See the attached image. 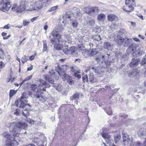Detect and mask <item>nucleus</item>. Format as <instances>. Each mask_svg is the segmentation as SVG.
Returning a JSON list of instances; mask_svg holds the SVG:
<instances>
[{
    "instance_id": "nucleus-22",
    "label": "nucleus",
    "mask_w": 146,
    "mask_h": 146,
    "mask_svg": "<svg viewBox=\"0 0 146 146\" xmlns=\"http://www.w3.org/2000/svg\"><path fill=\"white\" fill-rule=\"evenodd\" d=\"M133 61L130 64V66L131 67L137 66L139 63V60L137 58L136 59H132Z\"/></svg>"
},
{
    "instance_id": "nucleus-47",
    "label": "nucleus",
    "mask_w": 146,
    "mask_h": 146,
    "mask_svg": "<svg viewBox=\"0 0 146 146\" xmlns=\"http://www.w3.org/2000/svg\"><path fill=\"white\" fill-rule=\"evenodd\" d=\"M82 80L84 82H88V76L87 75H84L82 77Z\"/></svg>"
},
{
    "instance_id": "nucleus-19",
    "label": "nucleus",
    "mask_w": 146,
    "mask_h": 146,
    "mask_svg": "<svg viewBox=\"0 0 146 146\" xmlns=\"http://www.w3.org/2000/svg\"><path fill=\"white\" fill-rule=\"evenodd\" d=\"M108 19L109 21H112L117 19V17L116 16L113 14H109L107 16Z\"/></svg>"
},
{
    "instance_id": "nucleus-40",
    "label": "nucleus",
    "mask_w": 146,
    "mask_h": 146,
    "mask_svg": "<svg viewBox=\"0 0 146 146\" xmlns=\"http://www.w3.org/2000/svg\"><path fill=\"white\" fill-rule=\"evenodd\" d=\"M17 90H16V91L15 90H11L9 92V96L10 97H12L14 94H15L17 91Z\"/></svg>"
},
{
    "instance_id": "nucleus-9",
    "label": "nucleus",
    "mask_w": 146,
    "mask_h": 146,
    "mask_svg": "<svg viewBox=\"0 0 146 146\" xmlns=\"http://www.w3.org/2000/svg\"><path fill=\"white\" fill-rule=\"evenodd\" d=\"M20 6H19V12H22L24 11L28 5V3L26 0H21L20 3Z\"/></svg>"
},
{
    "instance_id": "nucleus-17",
    "label": "nucleus",
    "mask_w": 146,
    "mask_h": 146,
    "mask_svg": "<svg viewBox=\"0 0 146 146\" xmlns=\"http://www.w3.org/2000/svg\"><path fill=\"white\" fill-rule=\"evenodd\" d=\"M30 1H27L28 3V5L27 6L26 8H28V7H29L27 10V11H31L35 9V7L33 5V2Z\"/></svg>"
},
{
    "instance_id": "nucleus-16",
    "label": "nucleus",
    "mask_w": 146,
    "mask_h": 146,
    "mask_svg": "<svg viewBox=\"0 0 146 146\" xmlns=\"http://www.w3.org/2000/svg\"><path fill=\"white\" fill-rule=\"evenodd\" d=\"M59 75L61 77H63L65 78L64 80H67V79H69L70 78V76L64 73V70H62L61 69H60V71H59L58 72Z\"/></svg>"
},
{
    "instance_id": "nucleus-55",
    "label": "nucleus",
    "mask_w": 146,
    "mask_h": 146,
    "mask_svg": "<svg viewBox=\"0 0 146 146\" xmlns=\"http://www.w3.org/2000/svg\"><path fill=\"white\" fill-rule=\"evenodd\" d=\"M11 135L9 134H7L5 136V137L9 140H11Z\"/></svg>"
},
{
    "instance_id": "nucleus-21",
    "label": "nucleus",
    "mask_w": 146,
    "mask_h": 146,
    "mask_svg": "<svg viewBox=\"0 0 146 146\" xmlns=\"http://www.w3.org/2000/svg\"><path fill=\"white\" fill-rule=\"evenodd\" d=\"M89 81L91 83H93L97 81L96 78H95L94 74L92 73H91L89 76Z\"/></svg>"
},
{
    "instance_id": "nucleus-18",
    "label": "nucleus",
    "mask_w": 146,
    "mask_h": 146,
    "mask_svg": "<svg viewBox=\"0 0 146 146\" xmlns=\"http://www.w3.org/2000/svg\"><path fill=\"white\" fill-rule=\"evenodd\" d=\"M44 78L46 81L51 84L53 83L54 82V80L51 78L50 76L48 75H45L44 76Z\"/></svg>"
},
{
    "instance_id": "nucleus-44",
    "label": "nucleus",
    "mask_w": 146,
    "mask_h": 146,
    "mask_svg": "<svg viewBox=\"0 0 146 146\" xmlns=\"http://www.w3.org/2000/svg\"><path fill=\"white\" fill-rule=\"evenodd\" d=\"M57 7V5L52 7L49 9V10H48V11L49 12H50L55 11L56 10Z\"/></svg>"
},
{
    "instance_id": "nucleus-33",
    "label": "nucleus",
    "mask_w": 146,
    "mask_h": 146,
    "mask_svg": "<svg viewBox=\"0 0 146 146\" xmlns=\"http://www.w3.org/2000/svg\"><path fill=\"white\" fill-rule=\"evenodd\" d=\"M80 95H82L80 93H76L74 94L72 97L70 98V99L71 100H72L73 99H78L79 98V96Z\"/></svg>"
},
{
    "instance_id": "nucleus-15",
    "label": "nucleus",
    "mask_w": 146,
    "mask_h": 146,
    "mask_svg": "<svg viewBox=\"0 0 146 146\" xmlns=\"http://www.w3.org/2000/svg\"><path fill=\"white\" fill-rule=\"evenodd\" d=\"M43 4V1L42 0H39L35 2V7L38 10H40L42 8Z\"/></svg>"
},
{
    "instance_id": "nucleus-49",
    "label": "nucleus",
    "mask_w": 146,
    "mask_h": 146,
    "mask_svg": "<svg viewBox=\"0 0 146 146\" xmlns=\"http://www.w3.org/2000/svg\"><path fill=\"white\" fill-rule=\"evenodd\" d=\"M30 23V21L29 20H25L23 21V25L24 26H26L29 25Z\"/></svg>"
},
{
    "instance_id": "nucleus-20",
    "label": "nucleus",
    "mask_w": 146,
    "mask_h": 146,
    "mask_svg": "<svg viewBox=\"0 0 146 146\" xmlns=\"http://www.w3.org/2000/svg\"><path fill=\"white\" fill-rule=\"evenodd\" d=\"M42 93L41 94H36L35 95V96L40 101L43 102L46 99V98L45 96L42 95Z\"/></svg>"
},
{
    "instance_id": "nucleus-54",
    "label": "nucleus",
    "mask_w": 146,
    "mask_h": 146,
    "mask_svg": "<svg viewBox=\"0 0 146 146\" xmlns=\"http://www.w3.org/2000/svg\"><path fill=\"white\" fill-rule=\"evenodd\" d=\"M83 40H84L86 42H88L89 40V38L87 36H84L83 38Z\"/></svg>"
},
{
    "instance_id": "nucleus-3",
    "label": "nucleus",
    "mask_w": 146,
    "mask_h": 146,
    "mask_svg": "<svg viewBox=\"0 0 146 146\" xmlns=\"http://www.w3.org/2000/svg\"><path fill=\"white\" fill-rule=\"evenodd\" d=\"M25 94H22L20 99V101L23 103H21L19 108H22L21 114L24 116L27 117L29 114V111L31 110V106L29 104H25L24 103L26 102V97L25 96Z\"/></svg>"
},
{
    "instance_id": "nucleus-1",
    "label": "nucleus",
    "mask_w": 146,
    "mask_h": 146,
    "mask_svg": "<svg viewBox=\"0 0 146 146\" xmlns=\"http://www.w3.org/2000/svg\"><path fill=\"white\" fill-rule=\"evenodd\" d=\"M115 40L117 44L120 45H122L123 44V41L124 45L125 46H129L127 50V52L134 53L135 52L136 49V44L133 42L131 39L127 38L124 39L119 35H118L117 38L115 39Z\"/></svg>"
},
{
    "instance_id": "nucleus-11",
    "label": "nucleus",
    "mask_w": 146,
    "mask_h": 146,
    "mask_svg": "<svg viewBox=\"0 0 146 146\" xmlns=\"http://www.w3.org/2000/svg\"><path fill=\"white\" fill-rule=\"evenodd\" d=\"M18 100H17L15 102L14 104H13L12 107V109L13 111L12 112L13 113L14 115L18 116Z\"/></svg>"
},
{
    "instance_id": "nucleus-32",
    "label": "nucleus",
    "mask_w": 146,
    "mask_h": 146,
    "mask_svg": "<svg viewBox=\"0 0 146 146\" xmlns=\"http://www.w3.org/2000/svg\"><path fill=\"white\" fill-rule=\"evenodd\" d=\"M27 125L24 122H19V128L26 129L27 127Z\"/></svg>"
},
{
    "instance_id": "nucleus-12",
    "label": "nucleus",
    "mask_w": 146,
    "mask_h": 146,
    "mask_svg": "<svg viewBox=\"0 0 146 146\" xmlns=\"http://www.w3.org/2000/svg\"><path fill=\"white\" fill-rule=\"evenodd\" d=\"M102 137L106 141L107 144L110 145V143L111 141V136L104 132H102L101 134Z\"/></svg>"
},
{
    "instance_id": "nucleus-51",
    "label": "nucleus",
    "mask_w": 146,
    "mask_h": 146,
    "mask_svg": "<svg viewBox=\"0 0 146 146\" xmlns=\"http://www.w3.org/2000/svg\"><path fill=\"white\" fill-rule=\"evenodd\" d=\"M17 5L15 4L14 5L12 8V10L13 11H15L16 10L17 12L18 11V10H17Z\"/></svg>"
},
{
    "instance_id": "nucleus-5",
    "label": "nucleus",
    "mask_w": 146,
    "mask_h": 146,
    "mask_svg": "<svg viewBox=\"0 0 146 146\" xmlns=\"http://www.w3.org/2000/svg\"><path fill=\"white\" fill-rule=\"evenodd\" d=\"M58 42L59 44L57 43L54 45V48L56 49L59 50H62L63 51V49H64L66 47H68L67 44L68 43L67 41L62 39H61L60 43L58 41Z\"/></svg>"
},
{
    "instance_id": "nucleus-37",
    "label": "nucleus",
    "mask_w": 146,
    "mask_h": 146,
    "mask_svg": "<svg viewBox=\"0 0 146 146\" xmlns=\"http://www.w3.org/2000/svg\"><path fill=\"white\" fill-rule=\"evenodd\" d=\"M92 39L94 40L99 41L101 39V38L100 35H96L93 36L92 37Z\"/></svg>"
},
{
    "instance_id": "nucleus-8",
    "label": "nucleus",
    "mask_w": 146,
    "mask_h": 146,
    "mask_svg": "<svg viewBox=\"0 0 146 146\" xmlns=\"http://www.w3.org/2000/svg\"><path fill=\"white\" fill-rule=\"evenodd\" d=\"M10 128H13V135L15 137H17L18 133V122H13L10 125Z\"/></svg>"
},
{
    "instance_id": "nucleus-60",
    "label": "nucleus",
    "mask_w": 146,
    "mask_h": 146,
    "mask_svg": "<svg viewBox=\"0 0 146 146\" xmlns=\"http://www.w3.org/2000/svg\"><path fill=\"white\" fill-rule=\"evenodd\" d=\"M5 64L4 63L2 62H0V69L3 68Z\"/></svg>"
},
{
    "instance_id": "nucleus-31",
    "label": "nucleus",
    "mask_w": 146,
    "mask_h": 146,
    "mask_svg": "<svg viewBox=\"0 0 146 146\" xmlns=\"http://www.w3.org/2000/svg\"><path fill=\"white\" fill-rule=\"evenodd\" d=\"M81 73V70H80L75 71L74 72V75L76 77L80 79L81 77V75L80 74Z\"/></svg>"
},
{
    "instance_id": "nucleus-59",
    "label": "nucleus",
    "mask_w": 146,
    "mask_h": 146,
    "mask_svg": "<svg viewBox=\"0 0 146 146\" xmlns=\"http://www.w3.org/2000/svg\"><path fill=\"white\" fill-rule=\"evenodd\" d=\"M74 10H76L77 12H74V13L75 14L76 13L77 14V15H79V14L80 12H78L79 11L78 9L77 8H76V7H75L74 8Z\"/></svg>"
},
{
    "instance_id": "nucleus-48",
    "label": "nucleus",
    "mask_w": 146,
    "mask_h": 146,
    "mask_svg": "<svg viewBox=\"0 0 146 146\" xmlns=\"http://www.w3.org/2000/svg\"><path fill=\"white\" fill-rule=\"evenodd\" d=\"M141 65H144L146 64V56H144L141 62Z\"/></svg>"
},
{
    "instance_id": "nucleus-25",
    "label": "nucleus",
    "mask_w": 146,
    "mask_h": 146,
    "mask_svg": "<svg viewBox=\"0 0 146 146\" xmlns=\"http://www.w3.org/2000/svg\"><path fill=\"white\" fill-rule=\"evenodd\" d=\"M62 18L64 20L62 21V23L66 24L68 23V19H70L71 17L68 15H64L63 16Z\"/></svg>"
},
{
    "instance_id": "nucleus-62",
    "label": "nucleus",
    "mask_w": 146,
    "mask_h": 146,
    "mask_svg": "<svg viewBox=\"0 0 146 146\" xmlns=\"http://www.w3.org/2000/svg\"><path fill=\"white\" fill-rule=\"evenodd\" d=\"M28 122L31 124H33L34 123V121L32 119H29V120L28 121Z\"/></svg>"
},
{
    "instance_id": "nucleus-50",
    "label": "nucleus",
    "mask_w": 146,
    "mask_h": 146,
    "mask_svg": "<svg viewBox=\"0 0 146 146\" xmlns=\"http://www.w3.org/2000/svg\"><path fill=\"white\" fill-rule=\"evenodd\" d=\"M98 52L96 49H93L91 51V53L92 55H95L98 54Z\"/></svg>"
},
{
    "instance_id": "nucleus-6",
    "label": "nucleus",
    "mask_w": 146,
    "mask_h": 146,
    "mask_svg": "<svg viewBox=\"0 0 146 146\" xmlns=\"http://www.w3.org/2000/svg\"><path fill=\"white\" fill-rule=\"evenodd\" d=\"M123 141L125 145L127 146H133L132 138H130L129 136L126 133L122 134Z\"/></svg>"
},
{
    "instance_id": "nucleus-4",
    "label": "nucleus",
    "mask_w": 146,
    "mask_h": 146,
    "mask_svg": "<svg viewBox=\"0 0 146 146\" xmlns=\"http://www.w3.org/2000/svg\"><path fill=\"white\" fill-rule=\"evenodd\" d=\"M91 69L92 70L96 73V75L98 77H101L104 73L106 68L101 65L98 66L96 68L94 67H92Z\"/></svg>"
},
{
    "instance_id": "nucleus-61",
    "label": "nucleus",
    "mask_w": 146,
    "mask_h": 146,
    "mask_svg": "<svg viewBox=\"0 0 146 146\" xmlns=\"http://www.w3.org/2000/svg\"><path fill=\"white\" fill-rule=\"evenodd\" d=\"M124 31L123 30L121 29L118 31L119 34V35H122L123 34V32Z\"/></svg>"
},
{
    "instance_id": "nucleus-41",
    "label": "nucleus",
    "mask_w": 146,
    "mask_h": 146,
    "mask_svg": "<svg viewBox=\"0 0 146 146\" xmlns=\"http://www.w3.org/2000/svg\"><path fill=\"white\" fill-rule=\"evenodd\" d=\"M43 49L42 51L43 52H45L47 50V45L46 40L43 41Z\"/></svg>"
},
{
    "instance_id": "nucleus-26",
    "label": "nucleus",
    "mask_w": 146,
    "mask_h": 146,
    "mask_svg": "<svg viewBox=\"0 0 146 146\" xmlns=\"http://www.w3.org/2000/svg\"><path fill=\"white\" fill-rule=\"evenodd\" d=\"M53 86L54 87L57 91L59 92L62 91V90L63 88L62 86L60 84H53Z\"/></svg>"
},
{
    "instance_id": "nucleus-35",
    "label": "nucleus",
    "mask_w": 146,
    "mask_h": 146,
    "mask_svg": "<svg viewBox=\"0 0 146 146\" xmlns=\"http://www.w3.org/2000/svg\"><path fill=\"white\" fill-rule=\"evenodd\" d=\"M87 24L91 27L94 26L95 24V21L93 19H91L89 20L87 23Z\"/></svg>"
},
{
    "instance_id": "nucleus-23",
    "label": "nucleus",
    "mask_w": 146,
    "mask_h": 146,
    "mask_svg": "<svg viewBox=\"0 0 146 146\" xmlns=\"http://www.w3.org/2000/svg\"><path fill=\"white\" fill-rule=\"evenodd\" d=\"M90 14H97L99 12L98 8L96 7H90Z\"/></svg>"
},
{
    "instance_id": "nucleus-39",
    "label": "nucleus",
    "mask_w": 146,
    "mask_h": 146,
    "mask_svg": "<svg viewBox=\"0 0 146 146\" xmlns=\"http://www.w3.org/2000/svg\"><path fill=\"white\" fill-rule=\"evenodd\" d=\"M90 7H88L83 9V10L86 13L90 14Z\"/></svg>"
},
{
    "instance_id": "nucleus-36",
    "label": "nucleus",
    "mask_w": 146,
    "mask_h": 146,
    "mask_svg": "<svg viewBox=\"0 0 146 146\" xmlns=\"http://www.w3.org/2000/svg\"><path fill=\"white\" fill-rule=\"evenodd\" d=\"M121 136L119 134H115L114 136V139L115 143L121 139Z\"/></svg>"
},
{
    "instance_id": "nucleus-34",
    "label": "nucleus",
    "mask_w": 146,
    "mask_h": 146,
    "mask_svg": "<svg viewBox=\"0 0 146 146\" xmlns=\"http://www.w3.org/2000/svg\"><path fill=\"white\" fill-rule=\"evenodd\" d=\"M125 4H127L129 5H134L135 4V0H125Z\"/></svg>"
},
{
    "instance_id": "nucleus-57",
    "label": "nucleus",
    "mask_w": 146,
    "mask_h": 146,
    "mask_svg": "<svg viewBox=\"0 0 146 146\" xmlns=\"http://www.w3.org/2000/svg\"><path fill=\"white\" fill-rule=\"evenodd\" d=\"M102 56H100L99 57H96L95 58L97 62H98L100 60H102Z\"/></svg>"
},
{
    "instance_id": "nucleus-52",
    "label": "nucleus",
    "mask_w": 146,
    "mask_h": 146,
    "mask_svg": "<svg viewBox=\"0 0 146 146\" xmlns=\"http://www.w3.org/2000/svg\"><path fill=\"white\" fill-rule=\"evenodd\" d=\"M4 53L2 49H0V58H2L4 57Z\"/></svg>"
},
{
    "instance_id": "nucleus-24",
    "label": "nucleus",
    "mask_w": 146,
    "mask_h": 146,
    "mask_svg": "<svg viewBox=\"0 0 146 146\" xmlns=\"http://www.w3.org/2000/svg\"><path fill=\"white\" fill-rule=\"evenodd\" d=\"M112 45L110 42H106L104 43V47L106 49L108 50H111L112 48Z\"/></svg>"
},
{
    "instance_id": "nucleus-64",
    "label": "nucleus",
    "mask_w": 146,
    "mask_h": 146,
    "mask_svg": "<svg viewBox=\"0 0 146 146\" xmlns=\"http://www.w3.org/2000/svg\"><path fill=\"white\" fill-rule=\"evenodd\" d=\"M9 24L5 25L4 27L3 28L4 29H8L9 28Z\"/></svg>"
},
{
    "instance_id": "nucleus-28",
    "label": "nucleus",
    "mask_w": 146,
    "mask_h": 146,
    "mask_svg": "<svg viewBox=\"0 0 146 146\" xmlns=\"http://www.w3.org/2000/svg\"><path fill=\"white\" fill-rule=\"evenodd\" d=\"M11 7L10 2H8L4 4L3 6V9L6 11H8Z\"/></svg>"
},
{
    "instance_id": "nucleus-13",
    "label": "nucleus",
    "mask_w": 146,
    "mask_h": 146,
    "mask_svg": "<svg viewBox=\"0 0 146 146\" xmlns=\"http://www.w3.org/2000/svg\"><path fill=\"white\" fill-rule=\"evenodd\" d=\"M106 17L104 14H100L97 16V19L98 22L100 24H103L106 19Z\"/></svg>"
},
{
    "instance_id": "nucleus-38",
    "label": "nucleus",
    "mask_w": 146,
    "mask_h": 146,
    "mask_svg": "<svg viewBox=\"0 0 146 146\" xmlns=\"http://www.w3.org/2000/svg\"><path fill=\"white\" fill-rule=\"evenodd\" d=\"M57 40L58 41L56 38H55V37H53L50 39V41L52 44H54V45L55 44L58 43Z\"/></svg>"
},
{
    "instance_id": "nucleus-58",
    "label": "nucleus",
    "mask_w": 146,
    "mask_h": 146,
    "mask_svg": "<svg viewBox=\"0 0 146 146\" xmlns=\"http://www.w3.org/2000/svg\"><path fill=\"white\" fill-rule=\"evenodd\" d=\"M109 110H107L106 113L108 115H111L112 113V111L111 110L109 109Z\"/></svg>"
},
{
    "instance_id": "nucleus-42",
    "label": "nucleus",
    "mask_w": 146,
    "mask_h": 146,
    "mask_svg": "<svg viewBox=\"0 0 146 146\" xmlns=\"http://www.w3.org/2000/svg\"><path fill=\"white\" fill-rule=\"evenodd\" d=\"M78 48L79 50H81L82 53V51H86V49L82 45H79L78 46Z\"/></svg>"
},
{
    "instance_id": "nucleus-45",
    "label": "nucleus",
    "mask_w": 146,
    "mask_h": 146,
    "mask_svg": "<svg viewBox=\"0 0 146 146\" xmlns=\"http://www.w3.org/2000/svg\"><path fill=\"white\" fill-rule=\"evenodd\" d=\"M72 25L73 27H77L78 25V23L76 19L72 20L71 21Z\"/></svg>"
},
{
    "instance_id": "nucleus-46",
    "label": "nucleus",
    "mask_w": 146,
    "mask_h": 146,
    "mask_svg": "<svg viewBox=\"0 0 146 146\" xmlns=\"http://www.w3.org/2000/svg\"><path fill=\"white\" fill-rule=\"evenodd\" d=\"M28 60V57L26 56H24L22 57L21 61L23 63L25 62Z\"/></svg>"
},
{
    "instance_id": "nucleus-63",
    "label": "nucleus",
    "mask_w": 146,
    "mask_h": 146,
    "mask_svg": "<svg viewBox=\"0 0 146 146\" xmlns=\"http://www.w3.org/2000/svg\"><path fill=\"white\" fill-rule=\"evenodd\" d=\"M32 75H31L29 76L28 77H27L25 79V80H29L32 77Z\"/></svg>"
},
{
    "instance_id": "nucleus-56",
    "label": "nucleus",
    "mask_w": 146,
    "mask_h": 146,
    "mask_svg": "<svg viewBox=\"0 0 146 146\" xmlns=\"http://www.w3.org/2000/svg\"><path fill=\"white\" fill-rule=\"evenodd\" d=\"M47 23H48V22H46L45 23L44 25V29L45 31L48 28V26L47 25Z\"/></svg>"
},
{
    "instance_id": "nucleus-30",
    "label": "nucleus",
    "mask_w": 146,
    "mask_h": 146,
    "mask_svg": "<svg viewBox=\"0 0 146 146\" xmlns=\"http://www.w3.org/2000/svg\"><path fill=\"white\" fill-rule=\"evenodd\" d=\"M146 134V129H141L138 132V134L140 137L144 136Z\"/></svg>"
},
{
    "instance_id": "nucleus-2",
    "label": "nucleus",
    "mask_w": 146,
    "mask_h": 146,
    "mask_svg": "<svg viewBox=\"0 0 146 146\" xmlns=\"http://www.w3.org/2000/svg\"><path fill=\"white\" fill-rule=\"evenodd\" d=\"M37 83L36 84H33L31 86L32 90L35 92L42 93V91L46 90L45 87H43L44 86L46 88H49L50 86V84L41 79H39L37 81Z\"/></svg>"
},
{
    "instance_id": "nucleus-10",
    "label": "nucleus",
    "mask_w": 146,
    "mask_h": 146,
    "mask_svg": "<svg viewBox=\"0 0 146 146\" xmlns=\"http://www.w3.org/2000/svg\"><path fill=\"white\" fill-rule=\"evenodd\" d=\"M57 27H56L52 31L51 34L52 36L53 37H56L58 41L59 42H60L61 39H62L61 38L62 35L59 33L57 32L56 31V29Z\"/></svg>"
},
{
    "instance_id": "nucleus-43",
    "label": "nucleus",
    "mask_w": 146,
    "mask_h": 146,
    "mask_svg": "<svg viewBox=\"0 0 146 146\" xmlns=\"http://www.w3.org/2000/svg\"><path fill=\"white\" fill-rule=\"evenodd\" d=\"M9 141L12 146H16L18 145V142L16 141L11 140Z\"/></svg>"
},
{
    "instance_id": "nucleus-29",
    "label": "nucleus",
    "mask_w": 146,
    "mask_h": 146,
    "mask_svg": "<svg viewBox=\"0 0 146 146\" xmlns=\"http://www.w3.org/2000/svg\"><path fill=\"white\" fill-rule=\"evenodd\" d=\"M139 72L137 71L136 70H134L132 72L129 73V76L130 77H133L136 76L138 74Z\"/></svg>"
},
{
    "instance_id": "nucleus-14",
    "label": "nucleus",
    "mask_w": 146,
    "mask_h": 146,
    "mask_svg": "<svg viewBox=\"0 0 146 146\" xmlns=\"http://www.w3.org/2000/svg\"><path fill=\"white\" fill-rule=\"evenodd\" d=\"M123 10L127 12H131L134 10L133 7L127 4H125V5L123 8Z\"/></svg>"
},
{
    "instance_id": "nucleus-53",
    "label": "nucleus",
    "mask_w": 146,
    "mask_h": 146,
    "mask_svg": "<svg viewBox=\"0 0 146 146\" xmlns=\"http://www.w3.org/2000/svg\"><path fill=\"white\" fill-rule=\"evenodd\" d=\"M84 109L86 111H85V112H84L83 111H82V110H80V108L78 109V111L79 110L80 112L83 113L85 114H88L87 109L85 108H84Z\"/></svg>"
},
{
    "instance_id": "nucleus-7",
    "label": "nucleus",
    "mask_w": 146,
    "mask_h": 146,
    "mask_svg": "<svg viewBox=\"0 0 146 146\" xmlns=\"http://www.w3.org/2000/svg\"><path fill=\"white\" fill-rule=\"evenodd\" d=\"M68 47H66L63 50V52L66 54L69 55L72 54L73 56H77V55L76 54L77 53V49L74 46L71 47L70 49H68Z\"/></svg>"
},
{
    "instance_id": "nucleus-27",
    "label": "nucleus",
    "mask_w": 146,
    "mask_h": 146,
    "mask_svg": "<svg viewBox=\"0 0 146 146\" xmlns=\"http://www.w3.org/2000/svg\"><path fill=\"white\" fill-rule=\"evenodd\" d=\"M110 56V55L108 54H106L102 56V60L106 63V62H108L109 60Z\"/></svg>"
}]
</instances>
